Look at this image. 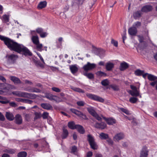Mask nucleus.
Segmentation results:
<instances>
[{
	"instance_id": "f257e3e1",
	"label": "nucleus",
	"mask_w": 157,
	"mask_h": 157,
	"mask_svg": "<svg viewBox=\"0 0 157 157\" xmlns=\"http://www.w3.org/2000/svg\"><path fill=\"white\" fill-rule=\"evenodd\" d=\"M0 39L3 41L5 44L10 50H14L18 53L23 52H24V55L25 56L32 55V53L29 50L22 45L19 44L10 39L1 35H0Z\"/></svg>"
},
{
	"instance_id": "f03ea898",
	"label": "nucleus",
	"mask_w": 157,
	"mask_h": 157,
	"mask_svg": "<svg viewBox=\"0 0 157 157\" xmlns=\"http://www.w3.org/2000/svg\"><path fill=\"white\" fill-rule=\"evenodd\" d=\"M87 140L89 142L91 148L96 150L98 148V145L95 141L94 137L91 135L88 134L87 136Z\"/></svg>"
},
{
	"instance_id": "7ed1b4c3",
	"label": "nucleus",
	"mask_w": 157,
	"mask_h": 157,
	"mask_svg": "<svg viewBox=\"0 0 157 157\" xmlns=\"http://www.w3.org/2000/svg\"><path fill=\"white\" fill-rule=\"evenodd\" d=\"M86 95L89 98L92 100L101 102H104V100L103 98L97 95L88 94H86Z\"/></svg>"
},
{
	"instance_id": "20e7f679",
	"label": "nucleus",
	"mask_w": 157,
	"mask_h": 157,
	"mask_svg": "<svg viewBox=\"0 0 157 157\" xmlns=\"http://www.w3.org/2000/svg\"><path fill=\"white\" fill-rule=\"evenodd\" d=\"M87 110L90 114L95 117L97 120L99 121H101L102 120L101 118L98 115L93 109L90 108H88Z\"/></svg>"
},
{
	"instance_id": "39448f33",
	"label": "nucleus",
	"mask_w": 157,
	"mask_h": 157,
	"mask_svg": "<svg viewBox=\"0 0 157 157\" xmlns=\"http://www.w3.org/2000/svg\"><path fill=\"white\" fill-rule=\"evenodd\" d=\"M148 152L147 147L145 146H144L140 151V157H147Z\"/></svg>"
},
{
	"instance_id": "423d86ee",
	"label": "nucleus",
	"mask_w": 157,
	"mask_h": 157,
	"mask_svg": "<svg viewBox=\"0 0 157 157\" xmlns=\"http://www.w3.org/2000/svg\"><path fill=\"white\" fill-rule=\"evenodd\" d=\"M96 64L94 63H91L90 62H87V63L83 67L84 71H87L95 68Z\"/></svg>"
},
{
	"instance_id": "0eeeda50",
	"label": "nucleus",
	"mask_w": 157,
	"mask_h": 157,
	"mask_svg": "<svg viewBox=\"0 0 157 157\" xmlns=\"http://www.w3.org/2000/svg\"><path fill=\"white\" fill-rule=\"evenodd\" d=\"M46 98L51 101L54 100L57 102L61 101L59 100V98L56 96L54 95L50 94H47L45 96Z\"/></svg>"
},
{
	"instance_id": "6e6552de",
	"label": "nucleus",
	"mask_w": 157,
	"mask_h": 157,
	"mask_svg": "<svg viewBox=\"0 0 157 157\" xmlns=\"http://www.w3.org/2000/svg\"><path fill=\"white\" fill-rule=\"evenodd\" d=\"M70 110L73 113L75 114L78 116L82 117L83 119H86V116L81 112L74 109H71Z\"/></svg>"
},
{
	"instance_id": "1a4fd4ad",
	"label": "nucleus",
	"mask_w": 157,
	"mask_h": 157,
	"mask_svg": "<svg viewBox=\"0 0 157 157\" xmlns=\"http://www.w3.org/2000/svg\"><path fill=\"white\" fill-rule=\"evenodd\" d=\"M137 30L136 28L134 26L128 29V33L129 34L132 36H135L137 33Z\"/></svg>"
},
{
	"instance_id": "9d476101",
	"label": "nucleus",
	"mask_w": 157,
	"mask_h": 157,
	"mask_svg": "<svg viewBox=\"0 0 157 157\" xmlns=\"http://www.w3.org/2000/svg\"><path fill=\"white\" fill-rule=\"evenodd\" d=\"M15 123L18 124H21L22 122V119L21 116L19 114H17L14 117Z\"/></svg>"
},
{
	"instance_id": "9b49d317",
	"label": "nucleus",
	"mask_w": 157,
	"mask_h": 157,
	"mask_svg": "<svg viewBox=\"0 0 157 157\" xmlns=\"http://www.w3.org/2000/svg\"><path fill=\"white\" fill-rule=\"evenodd\" d=\"M152 6L150 5H146L144 6L141 9V11L143 12H149L152 10Z\"/></svg>"
},
{
	"instance_id": "f8f14e48",
	"label": "nucleus",
	"mask_w": 157,
	"mask_h": 157,
	"mask_svg": "<svg viewBox=\"0 0 157 157\" xmlns=\"http://www.w3.org/2000/svg\"><path fill=\"white\" fill-rule=\"evenodd\" d=\"M124 137V135L123 133H120L117 134L113 137L114 140L118 141L119 140L123 139Z\"/></svg>"
},
{
	"instance_id": "ddd939ff",
	"label": "nucleus",
	"mask_w": 157,
	"mask_h": 157,
	"mask_svg": "<svg viewBox=\"0 0 157 157\" xmlns=\"http://www.w3.org/2000/svg\"><path fill=\"white\" fill-rule=\"evenodd\" d=\"M37 97V95L35 94L25 92V98L33 99L36 98Z\"/></svg>"
},
{
	"instance_id": "4468645a",
	"label": "nucleus",
	"mask_w": 157,
	"mask_h": 157,
	"mask_svg": "<svg viewBox=\"0 0 157 157\" xmlns=\"http://www.w3.org/2000/svg\"><path fill=\"white\" fill-rule=\"evenodd\" d=\"M24 90L25 91L31 92L38 93L41 92V90H40L35 87H32L30 89L26 88Z\"/></svg>"
},
{
	"instance_id": "2eb2a0df",
	"label": "nucleus",
	"mask_w": 157,
	"mask_h": 157,
	"mask_svg": "<svg viewBox=\"0 0 157 157\" xmlns=\"http://www.w3.org/2000/svg\"><path fill=\"white\" fill-rule=\"evenodd\" d=\"M75 129H76L78 131L80 134H83L85 132V130L83 127L81 125L79 124H76Z\"/></svg>"
},
{
	"instance_id": "dca6fc26",
	"label": "nucleus",
	"mask_w": 157,
	"mask_h": 157,
	"mask_svg": "<svg viewBox=\"0 0 157 157\" xmlns=\"http://www.w3.org/2000/svg\"><path fill=\"white\" fill-rule=\"evenodd\" d=\"M13 94L19 97L25 98V92L19 91H15L12 92Z\"/></svg>"
},
{
	"instance_id": "f3484780",
	"label": "nucleus",
	"mask_w": 157,
	"mask_h": 157,
	"mask_svg": "<svg viewBox=\"0 0 157 157\" xmlns=\"http://www.w3.org/2000/svg\"><path fill=\"white\" fill-rule=\"evenodd\" d=\"M10 78L11 80L13 82L14 84H18L21 83V82L20 79L14 76H10Z\"/></svg>"
},
{
	"instance_id": "a211bd4d",
	"label": "nucleus",
	"mask_w": 157,
	"mask_h": 157,
	"mask_svg": "<svg viewBox=\"0 0 157 157\" xmlns=\"http://www.w3.org/2000/svg\"><path fill=\"white\" fill-rule=\"evenodd\" d=\"M41 105L42 108L47 110H50L52 108V106L49 103H43L41 104Z\"/></svg>"
},
{
	"instance_id": "6ab92c4d",
	"label": "nucleus",
	"mask_w": 157,
	"mask_h": 157,
	"mask_svg": "<svg viewBox=\"0 0 157 157\" xmlns=\"http://www.w3.org/2000/svg\"><path fill=\"white\" fill-rule=\"evenodd\" d=\"M5 116L6 118L9 121H12L14 118V117L13 113L10 112H6Z\"/></svg>"
},
{
	"instance_id": "aec40b11",
	"label": "nucleus",
	"mask_w": 157,
	"mask_h": 157,
	"mask_svg": "<svg viewBox=\"0 0 157 157\" xmlns=\"http://www.w3.org/2000/svg\"><path fill=\"white\" fill-rule=\"evenodd\" d=\"M70 69L71 73L73 74L76 73L78 70V68L76 65H70Z\"/></svg>"
},
{
	"instance_id": "412c9836",
	"label": "nucleus",
	"mask_w": 157,
	"mask_h": 157,
	"mask_svg": "<svg viewBox=\"0 0 157 157\" xmlns=\"http://www.w3.org/2000/svg\"><path fill=\"white\" fill-rule=\"evenodd\" d=\"M128 67V64L125 62H124L121 63L119 68L121 71H122L127 68Z\"/></svg>"
},
{
	"instance_id": "4be33fe9",
	"label": "nucleus",
	"mask_w": 157,
	"mask_h": 157,
	"mask_svg": "<svg viewBox=\"0 0 157 157\" xmlns=\"http://www.w3.org/2000/svg\"><path fill=\"white\" fill-rule=\"evenodd\" d=\"M106 126V124L104 122H101L100 123H96L95 125V127L96 128L102 129L105 128Z\"/></svg>"
},
{
	"instance_id": "5701e85b",
	"label": "nucleus",
	"mask_w": 157,
	"mask_h": 157,
	"mask_svg": "<svg viewBox=\"0 0 157 157\" xmlns=\"http://www.w3.org/2000/svg\"><path fill=\"white\" fill-rule=\"evenodd\" d=\"M31 40L33 43L35 44L39 43V38L37 36H33L31 38Z\"/></svg>"
},
{
	"instance_id": "b1692460",
	"label": "nucleus",
	"mask_w": 157,
	"mask_h": 157,
	"mask_svg": "<svg viewBox=\"0 0 157 157\" xmlns=\"http://www.w3.org/2000/svg\"><path fill=\"white\" fill-rule=\"evenodd\" d=\"M114 67V64L111 63H107L106 65V68L108 71H110Z\"/></svg>"
},
{
	"instance_id": "393cba45",
	"label": "nucleus",
	"mask_w": 157,
	"mask_h": 157,
	"mask_svg": "<svg viewBox=\"0 0 157 157\" xmlns=\"http://www.w3.org/2000/svg\"><path fill=\"white\" fill-rule=\"evenodd\" d=\"M6 57L8 58V60L13 61L17 58V56L14 54H11L10 55H8L6 56Z\"/></svg>"
},
{
	"instance_id": "a878e982",
	"label": "nucleus",
	"mask_w": 157,
	"mask_h": 157,
	"mask_svg": "<svg viewBox=\"0 0 157 157\" xmlns=\"http://www.w3.org/2000/svg\"><path fill=\"white\" fill-rule=\"evenodd\" d=\"M47 5V2L46 1L41 2L38 4L37 8L39 9H42L45 8Z\"/></svg>"
},
{
	"instance_id": "bb28decb",
	"label": "nucleus",
	"mask_w": 157,
	"mask_h": 157,
	"mask_svg": "<svg viewBox=\"0 0 157 157\" xmlns=\"http://www.w3.org/2000/svg\"><path fill=\"white\" fill-rule=\"evenodd\" d=\"M68 135V131L65 128L63 129V133L62 136L63 139H64L67 137Z\"/></svg>"
},
{
	"instance_id": "cd10ccee",
	"label": "nucleus",
	"mask_w": 157,
	"mask_h": 157,
	"mask_svg": "<svg viewBox=\"0 0 157 157\" xmlns=\"http://www.w3.org/2000/svg\"><path fill=\"white\" fill-rule=\"evenodd\" d=\"M129 93L132 96H138L139 95V92L137 90H130Z\"/></svg>"
},
{
	"instance_id": "c85d7f7f",
	"label": "nucleus",
	"mask_w": 157,
	"mask_h": 157,
	"mask_svg": "<svg viewBox=\"0 0 157 157\" xmlns=\"http://www.w3.org/2000/svg\"><path fill=\"white\" fill-rule=\"evenodd\" d=\"M99 137L101 139L105 140L108 138L109 137L108 135L104 133H101L100 134Z\"/></svg>"
},
{
	"instance_id": "c756f323",
	"label": "nucleus",
	"mask_w": 157,
	"mask_h": 157,
	"mask_svg": "<svg viewBox=\"0 0 157 157\" xmlns=\"http://www.w3.org/2000/svg\"><path fill=\"white\" fill-rule=\"evenodd\" d=\"M148 79L150 81H155L157 79V77L151 74H148L147 76Z\"/></svg>"
},
{
	"instance_id": "7c9ffc66",
	"label": "nucleus",
	"mask_w": 157,
	"mask_h": 157,
	"mask_svg": "<svg viewBox=\"0 0 157 157\" xmlns=\"http://www.w3.org/2000/svg\"><path fill=\"white\" fill-rule=\"evenodd\" d=\"M107 124L109 125H112L115 123L116 120L113 118H109L106 120Z\"/></svg>"
},
{
	"instance_id": "2f4dec72",
	"label": "nucleus",
	"mask_w": 157,
	"mask_h": 157,
	"mask_svg": "<svg viewBox=\"0 0 157 157\" xmlns=\"http://www.w3.org/2000/svg\"><path fill=\"white\" fill-rule=\"evenodd\" d=\"M141 16V13L140 11H136L133 14V16L135 19H136L137 18L140 17Z\"/></svg>"
},
{
	"instance_id": "473e14b6",
	"label": "nucleus",
	"mask_w": 157,
	"mask_h": 157,
	"mask_svg": "<svg viewBox=\"0 0 157 157\" xmlns=\"http://www.w3.org/2000/svg\"><path fill=\"white\" fill-rule=\"evenodd\" d=\"M76 125L75 124L74 122H71L68 123V126L70 129H74L75 128Z\"/></svg>"
},
{
	"instance_id": "72a5a7b5",
	"label": "nucleus",
	"mask_w": 157,
	"mask_h": 157,
	"mask_svg": "<svg viewBox=\"0 0 157 157\" xmlns=\"http://www.w3.org/2000/svg\"><path fill=\"white\" fill-rule=\"evenodd\" d=\"M36 45V49L40 52L42 51L43 49H42L43 45L42 44L39 43H37L35 44Z\"/></svg>"
},
{
	"instance_id": "f704fd0d",
	"label": "nucleus",
	"mask_w": 157,
	"mask_h": 157,
	"mask_svg": "<svg viewBox=\"0 0 157 157\" xmlns=\"http://www.w3.org/2000/svg\"><path fill=\"white\" fill-rule=\"evenodd\" d=\"M2 21L5 23H7L9 21V15L5 14L2 16Z\"/></svg>"
},
{
	"instance_id": "c9c22d12",
	"label": "nucleus",
	"mask_w": 157,
	"mask_h": 157,
	"mask_svg": "<svg viewBox=\"0 0 157 157\" xmlns=\"http://www.w3.org/2000/svg\"><path fill=\"white\" fill-rule=\"evenodd\" d=\"M71 88L75 91L82 93H84L83 90L78 88L74 87L72 86L71 87Z\"/></svg>"
},
{
	"instance_id": "e433bc0d",
	"label": "nucleus",
	"mask_w": 157,
	"mask_h": 157,
	"mask_svg": "<svg viewBox=\"0 0 157 157\" xmlns=\"http://www.w3.org/2000/svg\"><path fill=\"white\" fill-rule=\"evenodd\" d=\"M144 73V71H142L139 69H138L135 71V75L139 76L141 75Z\"/></svg>"
},
{
	"instance_id": "4c0bfd02",
	"label": "nucleus",
	"mask_w": 157,
	"mask_h": 157,
	"mask_svg": "<svg viewBox=\"0 0 157 157\" xmlns=\"http://www.w3.org/2000/svg\"><path fill=\"white\" fill-rule=\"evenodd\" d=\"M27 154L25 151H22L18 153V157H26Z\"/></svg>"
},
{
	"instance_id": "58836bf2",
	"label": "nucleus",
	"mask_w": 157,
	"mask_h": 157,
	"mask_svg": "<svg viewBox=\"0 0 157 157\" xmlns=\"http://www.w3.org/2000/svg\"><path fill=\"white\" fill-rule=\"evenodd\" d=\"M101 84L103 86H106L109 85V82L107 79H105L101 81Z\"/></svg>"
},
{
	"instance_id": "ea45409f",
	"label": "nucleus",
	"mask_w": 157,
	"mask_h": 157,
	"mask_svg": "<svg viewBox=\"0 0 157 157\" xmlns=\"http://www.w3.org/2000/svg\"><path fill=\"white\" fill-rule=\"evenodd\" d=\"M84 75L87 77L89 79H92L94 78V75L91 73H85Z\"/></svg>"
},
{
	"instance_id": "a19ab883",
	"label": "nucleus",
	"mask_w": 157,
	"mask_h": 157,
	"mask_svg": "<svg viewBox=\"0 0 157 157\" xmlns=\"http://www.w3.org/2000/svg\"><path fill=\"white\" fill-rule=\"evenodd\" d=\"M138 100V99L136 97H131L130 98L129 101L132 103H136Z\"/></svg>"
},
{
	"instance_id": "79ce46f5",
	"label": "nucleus",
	"mask_w": 157,
	"mask_h": 157,
	"mask_svg": "<svg viewBox=\"0 0 157 157\" xmlns=\"http://www.w3.org/2000/svg\"><path fill=\"white\" fill-rule=\"evenodd\" d=\"M96 75L99 76H106V74L101 71H98L96 73Z\"/></svg>"
},
{
	"instance_id": "37998d69",
	"label": "nucleus",
	"mask_w": 157,
	"mask_h": 157,
	"mask_svg": "<svg viewBox=\"0 0 157 157\" xmlns=\"http://www.w3.org/2000/svg\"><path fill=\"white\" fill-rule=\"evenodd\" d=\"M34 114L35 116V117L34 118V120L39 118H40L41 116V114L40 112H36Z\"/></svg>"
},
{
	"instance_id": "c03bdc74",
	"label": "nucleus",
	"mask_w": 157,
	"mask_h": 157,
	"mask_svg": "<svg viewBox=\"0 0 157 157\" xmlns=\"http://www.w3.org/2000/svg\"><path fill=\"white\" fill-rule=\"evenodd\" d=\"M4 151L11 154H14L15 152V150L12 149H6Z\"/></svg>"
},
{
	"instance_id": "a18cd8bd",
	"label": "nucleus",
	"mask_w": 157,
	"mask_h": 157,
	"mask_svg": "<svg viewBox=\"0 0 157 157\" xmlns=\"http://www.w3.org/2000/svg\"><path fill=\"white\" fill-rule=\"evenodd\" d=\"M138 38V40L140 43H142L143 42L144 40V36L142 35H138L137 36Z\"/></svg>"
},
{
	"instance_id": "49530a36",
	"label": "nucleus",
	"mask_w": 157,
	"mask_h": 157,
	"mask_svg": "<svg viewBox=\"0 0 157 157\" xmlns=\"http://www.w3.org/2000/svg\"><path fill=\"white\" fill-rule=\"evenodd\" d=\"M52 89L53 91L57 93H59L61 91V90L59 88L55 87H52Z\"/></svg>"
},
{
	"instance_id": "de8ad7c7",
	"label": "nucleus",
	"mask_w": 157,
	"mask_h": 157,
	"mask_svg": "<svg viewBox=\"0 0 157 157\" xmlns=\"http://www.w3.org/2000/svg\"><path fill=\"white\" fill-rule=\"evenodd\" d=\"M141 25V23L139 21H137L135 22L133 25V26L135 27H138L140 26Z\"/></svg>"
},
{
	"instance_id": "09e8293b",
	"label": "nucleus",
	"mask_w": 157,
	"mask_h": 157,
	"mask_svg": "<svg viewBox=\"0 0 157 157\" xmlns=\"http://www.w3.org/2000/svg\"><path fill=\"white\" fill-rule=\"evenodd\" d=\"M33 102V101L29 99H24L23 103L31 104Z\"/></svg>"
},
{
	"instance_id": "8fccbe9b",
	"label": "nucleus",
	"mask_w": 157,
	"mask_h": 157,
	"mask_svg": "<svg viewBox=\"0 0 157 157\" xmlns=\"http://www.w3.org/2000/svg\"><path fill=\"white\" fill-rule=\"evenodd\" d=\"M120 110L123 112L127 114H129L130 113L129 111L126 109L123 108H121L120 109Z\"/></svg>"
},
{
	"instance_id": "3c124183",
	"label": "nucleus",
	"mask_w": 157,
	"mask_h": 157,
	"mask_svg": "<svg viewBox=\"0 0 157 157\" xmlns=\"http://www.w3.org/2000/svg\"><path fill=\"white\" fill-rule=\"evenodd\" d=\"M111 88L115 91H118L119 90L118 86L116 85H113L111 86Z\"/></svg>"
},
{
	"instance_id": "603ef678",
	"label": "nucleus",
	"mask_w": 157,
	"mask_h": 157,
	"mask_svg": "<svg viewBox=\"0 0 157 157\" xmlns=\"http://www.w3.org/2000/svg\"><path fill=\"white\" fill-rule=\"evenodd\" d=\"M107 140H106L108 142V144L111 145H112L113 144V142L112 140L110 138H107Z\"/></svg>"
},
{
	"instance_id": "864d4df0",
	"label": "nucleus",
	"mask_w": 157,
	"mask_h": 157,
	"mask_svg": "<svg viewBox=\"0 0 157 157\" xmlns=\"http://www.w3.org/2000/svg\"><path fill=\"white\" fill-rule=\"evenodd\" d=\"M77 104L78 106H83L85 104V103L82 101H79L77 102Z\"/></svg>"
},
{
	"instance_id": "5fc2aeb1",
	"label": "nucleus",
	"mask_w": 157,
	"mask_h": 157,
	"mask_svg": "<svg viewBox=\"0 0 157 157\" xmlns=\"http://www.w3.org/2000/svg\"><path fill=\"white\" fill-rule=\"evenodd\" d=\"M48 113L47 112H44L42 115V116L43 119H46L48 118Z\"/></svg>"
},
{
	"instance_id": "6e6d98bb",
	"label": "nucleus",
	"mask_w": 157,
	"mask_h": 157,
	"mask_svg": "<svg viewBox=\"0 0 157 157\" xmlns=\"http://www.w3.org/2000/svg\"><path fill=\"white\" fill-rule=\"evenodd\" d=\"M77 150V147L75 146H73L72 147L71 149V152L72 153H75L76 152Z\"/></svg>"
},
{
	"instance_id": "4d7b16f0",
	"label": "nucleus",
	"mask_w": 157,
	"mask_h": 157,
	"mask_svg": "<svg viewBox=\"0 0 157 157\" xmlns=\"http://www.w3.org/2000/svg\"><path fill=\"white\" fill-rule=\"evenodd\" d=\"M36 31L38 33L40 34L43 32V29L41 28H38L36 29Z\"/></svg>"
},
{
	"instance_id": "13d9d810",
	"label": "nucleus",
	"mask_w": 157,
	"mask_h": 157,
	"mask_svg": "<svg viewBox=\"0 0 157 157\" xmlns=\"http://www.w3.org/2000/svg\"><path fill=\"white\" fill-rule=\"evenodd\" d=\"M24 81L25 82V84H27L30 85H31L33 84V83L31 81H29L28 80L25 79L24 80Z\"/></svg>"
},
{
	"instance_id": "bf43d9fd",
	"label": "nucleus",
	"mask_w": 157,
	"mask_h": 157,
	"mask_svg": "<svg viewBox=\"0 0 157 157\" xmlns=\"http://www.w3.org/2000/svg\"><path fill=\"white\" fill-rule=\"evenodd\" d=\"M111 43L112 44H113L116 47H117L118 46V43L117 41L114 40L113 39L112 40Z\"/></svg>"
},
{
	"instance_id": "052dcab7",
	"label": "nucleus",
	"mask_w": 157,
	"mask_h": 157,
	"mask_svg": "<svg viewBox=\"0 0 157 157\" xmlns=\"http://www.w3.org/2000/svg\"><path fill=\"white\" fill-rule=\"evenodd\" d=\"M5 119L4 116L0 112V120L1 121H4Z\"/></svg>"
},
{
	"instance_id": "680f3d73",
	"label": "nucleus",
	"mask_w": 157,
	"mask_h": 157,
	"mask_svg": "<svg viewBox=\"0 0 157 157\" xmlns=\"http://www.w3.org/2000/svg\"><path fill=\"white\" fill-rule=\"evenodd\" d=\"M40 36L42 38H44L47 35V34L46 32H43L40 34Z\"/></svg>"
},
{
	"instance_id": "e2e57ef3",
	"label": "nucleus",
	"mask_w": 157,
	"mask_h": 157,
	"mask_svg": "<svg viewBox=\"0 0 157 157\" xmlns=\"http://www.w3.org/2000/svg\"><path fill=\"white\" fill-rule=\"evenodd\" d=\"M0 80H2L4 82H6V79L3 76H0Z\"/></svg>"
},
{
	"instance_id": "0e129e2a",
	"label": "nucleus",
	"mask_w": 157,
	"mask_h": 157,
	"mask_svg": "<svg viewBox=\"0 0 157 157\" xmlns=\"http://www.w3.org/2000/svg\"><path fill=\"white\" fill-rule=\"evenodd\" d=\"M37 55L39 57V58H40V59L41 60L43 63H44V59L42 57V56H41L40 54V53H37Z\"/></svg>"
},
{
	"instance_id": "69168bd1",
	"label": "nucleus",
	"mask_w": 157,
	"mask_h": 157,
	"mask_svg": "<svg viewBox=\"0 0 157 157\" xmlns=\"http://www.w3.org/2000/svg\"><path fill=\"white\" fill-rule=\"evenodd\" d=\"M25 118L27 120H28L30 117V114H26L25 115Z\"/></svg>"
},
{
	"instance_id": "338daca9",
	"label": "nucleus",
	"mask_w": 157,
	"mask_h": 157,
	"mask_svg": "<svg viewBox=\"0 0 157 157\" xmlns=\"http://www.w3.org/2000/svg\"><path fill=\"white\" fill-rule=\"evenodd\" d=\"M24 99H23V98H17L16 99V100L17 101L21 102H23Z\"/></svg>"
},
{
	"instance_id": "774afa93",
	"label": "nucleus",
	"mask_w": 157,
	"mask_h": 157,
	"mask_svg": "<svg viewBox=\"0 0 157 157\" xmlns=\"http://www.w3.org/2000/svg\"><path fill=\"white\" fill-rule=\"evenodd\" d=\"M93 153L91 151H89L87 153V156L88 157H90L92 155Z\"/></svg>"
}]
</instances>
